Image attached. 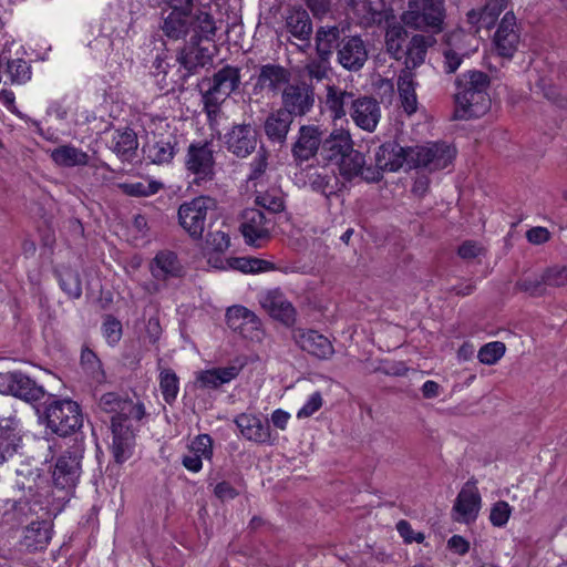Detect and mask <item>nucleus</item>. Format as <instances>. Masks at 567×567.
Returning a JSON list of instances; mask_svg holds the SVG:
<instances>
[{"mask_svg": "<svg viewBox=\"0 0 567 567\" xmlns=\"http://www.w3.org/2000/svg\"><path fill=\"white\" fill-rule=\"evenodd\" d=\"M386 51L395 60H404L405 69L398 76V91L401 105L409 115L417 110L416 82L411 69L420 65L425 58V38H385Z\"/></svg>", "mask_w": 567, "mask_h": 567, "instance_id": "obj_1", "label": "nucleus"}, {"mask_svg": "<svg viewBox=\"0 0 567 567\" xmlns=\"http://www.w3.org/2000/svg\"><path fill=\"white\" fill-rule=\"evenodd\" d=\"M488 85L489 78L482 71L463 73L456 81L454 117L468 120L485 114L491 103L487 94Z\"/></svg>", "mask_w": 567, "mask_h": 567, "instance_id": "obj_2", "label": "nucleus"}, {"mask_svg": "<svg viewBox=\"0 0 567 567\" xmlns=\"http://www.w3.org/2000/svg\"><path fill=\"white\" fill-rule=\"evenodd\" d=\"M320 155L324 161L337 164L340 174L347 179L363 175L364 155L353 148V141L348 130L336 128L321 141Z\"/></svg>", "mask_w": 567, "mask_h": 567, "instance_id": "obj_3", "label": "nucleus"}, {"mask_svg": "<svg viewBox=\"0 0 567 567\" xmlns=\"http://www.w3.org/2000/svg\"><path fill=\"white\" fill-rule=\"evenodd\" d=\"M445 0H409V9L398 19L403 27L402 34L406 35V29L432 34L442 33L445 29Z\"/></svg>", "mask_w": 567, "mask_h": 567, "instance_id": "obj_4", "label": "nucleus"}, {"mask_svg": "<svg viewBox=\"0 0 567 567\" xmlns=\"http://www.w3.org/2000/svg\"><path fill=\"white\" fill-rule=\"evenodd\" d=\"M202 84L208 86L202 92L204 110L209 118L216 117L220 111V105L238 89L240 71L238 68L226 65L212 78L204 79Z\"/></svg>", "mask_w": 567, "mask_h": 567, "instance_id": "obj_5", "label": "nucleus"}, {"mask_svg": "<svg viewBox=\"0 0 567 567\" xmlns=\"http://www.w3.org/2000/svg\"><path fill=\"white\" fill-rule=\"evenodd\" d=\"M43 414L47 427L61 437L75 433L83 425L81 408L72 400H54Z\"/></svg>", "mask_w": 567, "mask_h": 567, "instance_id": "obj_6", "label": "nucleus"}, {"mask_svg": "<svg viewBox=\"0 0 567 567\" xmlns=\"http://www.w3.org/2000/svg\"><path fill=\"white\" fill-rule=\"evenodd\" d=\"M217 208V202L209 196H198L183 203L178 208V221L182 228L194 239H200L207 215Z\"/></svg>", "mask_w": 567, "mask_h": 567, "instance_id": "obj_7", "label": "nucleus"}, {"mask_svg": "<svg viewBox=\"0 0 567 567\" xmlns=\"http://www.w3.org/2000/svg\"><path fill=\"white\" fill-rule=\"evenodd\" d=\"M184 164L188 177L193 176L192 184L200 186L213 181L215 176V158L212 144L208 142L189 144Z\"/></svg>", "mask_w": 567, "mask_h": 567, "instance_id": "obj_8", "label": "nucleus"}, {"mask_svg": "<svg viewBox=\"0 0 567 567\" xmlns=\"http://www.w3.org/2000/svg\"><path fill=\"white\" fill-rule=\"evenodd\" d=\"M210 38H192L182 49H179L177 61L183 68L179 79L175 83L179 89H184L186 80L197 73V71L212 62V52L209 49Z\"/></svg>", "mask_w": 567, "mask_h": 567, "instance_id": "obj_9", "label": "nucleus"}, {"mask_svg": "<svg viewBox=\"0 0 567 567\" xmlns=\"http://www.w3.org/2000/svg\"><path fill=\"white\" fill-rule=\"evenodd\" d=\"M456 151L446 143H432L410 150L411 168H425L430 172L444 169L455 157Z\"/></svg>", "mask_w": 567, "mask_h": 567, "instance_id": "obj_10", "label": "nucleus"}, {"mask_svg": "<svg viewBox=\"0 0 567 567\" xmlns=\"http://www.w3.org/2000/svg\"><path fill=\"white\" fill-rule=\"evenodd\" d=\"M352 7L360 25H382L385 35H402L403 27L392 10H380L370 0H352Z\"/></svg>", "mask_w": 567, "mask_h": 567, "instance_id": "obj_11", "label": "nucleus"}, {"mask_svg": "<svg viewBox=\"0 0 567 567\" xmlns=\"http://www.w3.org/2000/svg\"><path fill=\"white\" fill-rule=\"evenodd\" d=\"M482 506V497L474 480L467 481L458 492L452 508V517L457 523L471 524L476 520Z\"/></svg>", "mask_w": 567, "mask_h": 567, "instance_id": "obj_12", "label": "nucleus"}, {"mask_svg": "<svg viewBox=\"0 0 567 567\" xmlns=\"http://www.w3.org/2000/svg\"><path fill=\"white\" fill-rule=\"evenodd\" d=\"M178 138L176 135L168 133H151L143 145L144 158L152 164L164 165L169 164L177 153Z\"/></svg>", "mask_w": 567, "mask_h": 567, "instance_id": "obj_13", "label": "nucleus"}, {"mask_svg": "<svg viewBox=\"0 0 567 567\" xmlns=\"http://www.w3.org/2000/svg\"><path fill=\"white\" fill-rule=\"evenodd\" d=\"M282 111L293 116H303L311 111L315 104V92L306 83L288 84L281 93Z\"/></svg>", "mask_w": 567, "mask_h": 567, "instance_id": "obj_14", "label": "nucleus"}, {"mask_svg": "<svg viewBox=\"0 0 567 567\" xmlns=\"http://www.w3.org/2000/svg\"><path fill=\"white\" fill-rule=\"evenodd\" d=\"M82 451L76 449L73 451H64L56 460L52 480L59 488L74 487L81 474Z\"/></svg>", "mask_w": 567, "mask_h": 567, "instance_id": "obj_15", "label": "nucleus"}, {"mask_svg": "<svg viewBox=\"0 0 567 567\" xmlns=\"http://www.w3.org/2000/svg\"><path fill=\"white\" fill-rule=\"evenodd\" d=\"M271 220L258 208H248L243 214L240 225L241 234L246 244L260 247L261 243L270 236Z\"/></svg>", "mask_w": 567, "mask_h": 567, "instance_id": "obj_16", "label": "nucleus"}, {"mask_svg": "<svg viewBox=\"0 0 567 567\" xmlns=\"http://www.w3.org/2000/svg\"><path fill=\"white\" fill-rule=\"evenodd\" d=\"M171 9L162 25L166 35H185L188 33L189 18L194 9V0H163Z\"/></svg>", "mask_w": 567, "mask_h": 567, "instance_id": "obj_17", "label": "nucleus"}, {"mask_svg": "<svg viewBox=\"0 0 567 567\" xmlns=\"http://www.w3.org/2000/svg\"><path fill=\"white\" fill-rule=\"evenodd\" d=\"M292 338L300 349L318 359L327 360L334 352L330 340L316 330L298 328L292 331Z\"/></svg>", "mask_w": 567, "mask_h": 567, "instance_id": "obj_18", "label": "nucleus"}, {"mask_svg": "<svg viewBox=\"0 0 567 567\" xmlns=\"http://www.w3.org/2000/svg\"><path fill=\"white\" fill-rule=\"evenodd\" d=\"M227 326L246 339H259L260 321L257 316L243 306L228 308L226 312Z\"/></svg>", "mask_w": 567, "mask_h": 567, "instance_id": "obj_19", "label": "nucleus"}, {"mask_svg": "<svg viewBox=\"0 0 567 567\" xmlns=\"http://www.w3.org/2000/svg\"><path fill=\"white\" fill-rule=\"evenodd\" d=\"M260 305L270 317L280 321L286 327H291L296 323L297 311L281 291L275 289L266 292L260 298Z\"/></svg>", "mask_w": 567, "mask_h": 567, "instance_id": "obj_20", "label": "nucleus"}, {"mask_svg": "<svg viewBox=\"0 0 567 567\" xmlns=\"http://www.w3.org/2000/svg\"><path fill=\"white\" fill-rule=\"evenodd\" d=\"M226 147L228 152L239 158L250 155L257 146V133L249 124H238L226 134Z\"/></svg>", "mask_w": 567, "mask_h": 567, "instance_id": "obj_21", "label": "nucleus"}, {"mask_svg": "<svg viewBox=\"0 0 567 567\" xmlns=\"http://www.w3.org/2000/svg\"><path fill=\"white\" fill-rule=\"evenodd\" d=\"M402 147L395 142H386L378 147L375 152V166L380 171L395 172L405 164L411 168L410 150Z\"/></svg>", "mask_w": 567, "mask_h": 567, "instance_id": "obj_22", "label": "nucleus"}, {"mask_svg": "<svg viewBox=\"0 0 567 567\" xmlns=\"http://www.w3.org/2000/svg\"><path fill=\"white\" fill-rule=\"evenodd\" d=\"M350 116L357 126L373 132L381 118V109L373 97L362 96L352 101Z\"/></svg>", "mask_w": 567, "mask_h": 567, "instance_id": "obj_23", "label": "nucleus"}, {"mask_svg": "<svg viewBox=\"0 0 567 567\" xmlns=\"http://www.w3.org/2000/svg\"><path fill=\"white\" fill-rule=\"evenodd\" d=\"M321 132L317 126L302 125L291 147L293 159L302 163L313 157L321 147Z\"/></svg>", "mask_w": 567, "mask_h": 567, "instance_id": "obj_24", "label": "nucleus"}, {"mask_svg": "<svg viewBox=\"0 0 567 567\" xmlns=\"http://www.w3.org/2000/svg\"><path fill=\"white\" fill-rule=\"evenodd\" d=\"M235 424L246 440L258 444L271 443L270 427L267 422H262L258 416L241 413L235 419Z\"/></svg>", "mask_w": 567, "mask_h": 567, "instance_id": "obj_25", "label": "nucleus"}, {"mask_svg": "<svg viewBox=\"0 0 567 567\" xmlns=\"http://www.w3.org/2000/svg\"><path fill=\"white\" fill-rule=\"evenodd\" d=\"M21 436L13 426L11 412L7 409L0 412V465L18 452Z\"/></svg>", "mask_w": 567, "mask_h": 567, "instance_id": "obj_26", "label": "nucleus"}, {"mask_svg": "<svg viewBox=\"0 0 567 567\" xmlns=\"http://www.w3.org/2000/svg\"><path fill=\"white\" fill-rule=\"evenodd\" d=\"M341 65L348 70L357 71L363 66L368 59V51L361 38H348L342 41L338 51Z\"/></svg>", "mask_w": 567, "mask_h": 567, "instance_id": "obj_27", "label": "nucleus"}, {"mask_svg": "<svg viewBox=\"0 0 567 567\" xmlns=\"http://www.w3.org/2000/svg\"><path fill=\"white\" fill-rule=\"evenodd\" d=\"M292 122L293 117L290 113L278 109L267 115L264 122V132L271 143L282 145L287 140Z\"/></svg>", "mask_w": 567, "mask_h": 567, "instance_id": "obj_28", "label": "nucleus"}, {"mask_svg": "<svg viewBox=\"0 0 567 567\" xmlns=\"http://www.w3.org/2000/svg\"><path fill=\"white\" fill-rule=\"evenodd\" d=\"M290 72L281 65H262L257 78L256 86L272 93H278L289 84Z\"/></svg>", "mask_w": 567, "mask_h": 567, "instance_id": "obj_29", "label": "nucleus"}, {"mask_svg": "<svg viewBox=\"0 0 567 567\" xmlns=\"http://www.w3.org/2000/svg\"><path fill=\"white\" fill-rule=\"evenodd\" d=\"M151 271L157 280H168L182 276L183 267L175 252L163 250L156 254L152 264Z\"/></svg>", "mask_w": 567, "mask_h": 567, "instance_id": "obj_30", "label": "nucleus"}, {"mask_svg": "<svg viewBox=\"0 0 567 567\" xmlns=\"http://www.w3.org/2000/svg\"><path fill=\"white\" fill-rule=\"evenodd\" d=\"M243 369V364H231L223 368H214L198 373L196 381L205 389H217L236 379Z\"/></svg>", "mask_w": 567, "mask_h": 567, "instance_id": "obj_31", "label": "nucleus"}, {"mask_svg": "<svg viewBox=\"0 0 567 567\" xmlns=\"http://www.w3.org/2000/svg\"><path fill=\"white\" fill-rule=\"evenodd\" d=\"M50 156L61 167L86 166L90 161L86 152L72 144H64L52 150Z\"/></svg>", "mask_w": 567, "mask_h": 567, "instance_id": "obj_32", "label": "nucleus"}, {"mask_svg": "<svg viewBox=\"0 0 567 567\" xmlns=\"http://www.w3.org/2000/svg\"><path fill=\"white\" fill-rule=\"evenodd\" d=\"M110 147L123 161H132L138 147L137 135L131 128L115 131Z\"/></svg>", "mask_w": 567, "mask_h": 567, "instance_id": "obj_33", "label": "nucleus"}, {"mask_svg": "<svg viewBox=\"0 0 567 567\" xmlns=\"http://www.w3.org/2000/svg\"><path fill=\"white\" fill-rule=\"evenodd\" d=\"M305 183L308 184L312 190L318 192L326 197L334 194V185L332 182H336V176L328 172L324 167H312L309 166L305 172Z\"/></svg>", "mask_w": 567, "mask_h": 567, "instance_id": "obj_34", "label": "nucleus"}, {"mask_svg": "<svg viewBox=\"0 0 567 567\" xmlns=\"http://www.w3.org/2000/svg\"><path fill=\"white\" fill-rule=\"evenodd\" d=\"M286 28L291 35H311L313 24L307 9L301 6L289 8L286 14Z\"/></svg>", "mask_w": 567, "mask_h": 567, "instance_id": "obj_35", "label": "nucleus"}, {"mask_svg": "<svg viewBox=\"0 0 567 567\" xmlns=\"http://www.w3.org/2000/svg\"><path fill=\"white\" fill-rule=\"evenodd\" d=\"M353 100L355 99L352 92L342 90L341 87L333 84L327 85L324 104L334 120L346 116L347 112L344 106L349 103L352 104Z\"/></svg>", "mask_w": 567, "mask_h": 567, "instance_id": "obj_36", "label": "nucleus"}, {"mask_svg": "<svg viewBox=\"0 0 567 567\" xmlns=\"http://www.w3.org/2000/svg\"><path fill=\"white\" fill-rule=\"evenodd\" d=\"M0 379L10 382V388H8L10 394L23 399L25 402L33 405L35 402V389L33 381L29 377L13 372L12 375H1Z\"/></svg>", "mask_w": 567, "mask_h": 567, "instance_id": "obj_37", "label": "nucleus"}, {"mask_svg": "<svg viewBox=\"0 0 567 567\" xmlns=\"http://www.w3.org/2000/svg\"><path fill=\"white\" fill-rule=\"evenodd\" d=\"M499 9L496 6H492V2H487L482 10L472 9L467 12V23L471 28L476 27L480 22H485L486 32H489L496 23Z\"/></svg>", "mask_w": 567, "mask_h": 567, "instance_id": "obj_38", "label": "nucleus"}, {"mask_svg": "<svg viewBox=\"0 0 567 567\" xmlns=\"http://www.w3.org/2000/svg\"><path fill=\"white\" fill-rule=\"evenodd\" d=\"M159 389L166 403L172 404L179 391V381L176 373L171 369H164L159 373Z\"/></svg>", "mask_w": 567, "mask_h": 567, "instance_id": "obj_39", "label": "nucleus"}, {"mask_svg": "<svg viewBox=\"0 0 567 567\" xmlns=\"http://www.w3.org/2000/svg\"><path fill=\"white\" fill-rule=\"evenodd\" d=\"M118 417L113 419L112 432L113 443L112 451L117 463L124 462L128 457L130 443L126 437L123 436V424L117 423Z\"/></svg>", "mask_w": 567, "mask_h": 567, "instance_id": "obj_40", "label": "nucleus"}, {"mask_svg": "<svg viewBox=\"0 0 567 567\" xmlns=\"http://www.w3.org/2000/svg\"><path fill=\"white\" fill-rule=\"evenodd\" d=\"M81 365L83 370L95 381L104 380V371L97 355L87 347H83L81 351Z\"/></svg>", "mask_w": 567, "mask_h": 567, "instance_id": "obj_41", "label": "nucleus"}, {"mask_svg": "<svg viewBox=\"0 0 567 567\" xmlns=\"http://www.w3.org/2000/svg\"><path fill=\"white\" fill-rule=\"evenodd\" d=\"M16 486L23 492L33 491L35 486V475L31 460L22 461L16 468Z\"/></svg>", "mask_w": 567, "mask_h": 567, "instance_id": "obj_42", "label": "nucleus"}, {"mask_svg": "<svg viewBox=\"0 0 567 567\" xmlns=\"http://www.w3.org/2000/svg\"><path fill=\"white\" fill-rule=\"evenodd\" d=\"M214 18L205 11H198L197 14H190L188 32L193 31L195 35L199 34H214L217 30Z\"/></svg>", "mask_w": 567, "mask_h": 567, "instance_id": "obj_43", "label": "nucleus"}, {"mask_svg": "<svg viewBox=\"0 0 567 567\" xmlns=\"http://www.w3.org/2000/svg\"><path fill=\"white\" fill-rule=\"evenodd\" d=\"M61 288L72 298H79L82 293L79 274L72 269H62L59 272Z\"/></svg>", "mask_w": 567, "mask_h": 567, "instance_id": "obj_44", "label": "nucleus"}, {"mask_svg": "<svg viewBox=\"0 0 567 567\" xmlns=\"http://www.w3.org/2000/svg\"><path fill=\"white\" fill-rule=\"evenodd\" d=\"M126 402L127 400H122L116 393L109 392L101 396L99 405L103 411L114 414L111 419V424L114 417H118L117 423H122L123 406Z\"/></svg>", "mask_w": 567, "mask_h": 567, "instance_id": "obj_45", "label": "nucleus"}, {"mask_svg": "<svg viewBox=\"0 0 567 567\" xmlns=\"http://www.w3.org/2000/svg\"><path fill=\"white\" fill-rule=\"evenodd\" d=\"M547 284L545 282V274L525 277L516 282V288L527 292L530 296H542L545 293Z\"/></svg>", "mask_w": 567, "mask_h": 567, "instance_id": "obj_46", "label": "nucleus"}, {"mask_svg": "<svg viewBox=\"0 0 567 567\" xmlns=\"http://www.w3.org/2000/svg\"><path fill=\"white\" fill-rule=\"evenodd\" d=\"M506 347L503 342L493 341L483 346L477 354L483 364H495L505 353Z\"/></svg>", "mask_w": 567, "mask_h": 567, "instance_id": "obj_47", "label": "nucleus"}, {"mask_svg": "<svg viewBox=\"0 0 567 567\" xmlns=\"http://www.w3.org/2000/svg\"><path fill=\"white\" fill-rule=\"evenodd\" d=\"M163 184L156 181L137 182L124 185V192L130 196L146 197L156 194Z\"/></svg>", "mask_w": 567, "mask_h": 567, "instance_id": "obj_48", "label": "nucleus"}, {"mask_svg": "<svg viewBox=\"0 0 567 567\" xmlns=\"http://www.w3.org/2000/svg\"><path fill=\"white\" fill-rule=\"evenodd\" d=\"M518 38H492L491 51L511 59L517 50Z\"/></svg>", "mask_w": 567, "mask_h": 567, "instance_id": "obj_49", "label": "nucleus"}, {"mask_svg": "<svg viewBox=\"0 0 567 567\" xmlns=\"http://www.w3.org/2000/svg\"><path fill=\"white\" fill-rule=\"evenodd\" d=\"M102 332L110 346H115L122 338V323L115 317L109 315L104 318Z\"/></svg>", "mask_w": 567, "mask_h": 567, "instance_id": "obj_50", "label": "nucleus"}, {"mask_svg": "<svg viewBox=\"0 0 567 567\" xmlns=\"http://www.w3.org/2000/svg\"><path fill=\"white\" fill-rule=\"evenodd\" d=\"M188 452L197 454L203 460L213 457V440L208 434L197 435L190 443Z\"/></svg>", "mask_w": 567, "mask_h": 567, "instance_id": "obj_51", "label": "nucleus"}, {"mask_svg": "<svg viewBox=\"0 0 567 567\" xmlns=\"http://www.w3.org/2000/svg\"><path fill=\"white\" fill-rule=\"evenodd\" d=\"M305 3L318 21L333 17V0H305Z\"/></svg>", "mask_w": 567, "mask_h": 567, "instance_id": "obj_52", "label": "nucleus"}, {"mask_svg": "<svg viewBox=\"0 0 567 567\" xmlns=\"http://www.w3.org/2000/svg\"><path fill=\"white\" fill-rule=\"evenodd\" d=\"M512 507L505 501H498L493 504L489 513V520L495 527H503L509 519Z\"/></svg>", "mask_w": 567, "mask_h": 567, "instance_id": "obj_53", "label": "nucleus"}, {"mask_svg": "<svg viewBox=\"0 0 567 567\" xmlns=\"http://www.w3.org/2000/svg\"><path fill=\"white\" fill-rule=\"evenodd\" d=\"M206 245L215 252H225L230 246V237L224 230H210L206 237Z\"/></svg>", "mask_w": 567, "mask_h": 567, "instance_id": "obj_54", "label": "nucleus"}, {"mask_svg": "<svg viewBox=\"0 0 567 567\" xmlns=\"http://www.w3.org/2000/svg\"><path fill=\"white\" fill-rule=\"evenodd\" d=\"M465 53L455 50L452 43L449 42L447 47L443 50L444 70L446 73H454L461 65Z\"/></svg>", "mask_w": 567, "mask_h": 567, "instance_id": "obj_55", "label": "nucleus"}, {"mask_svg": "<svg viewBox=\"0 0 567 567\" xmlns=\"http://www.w3.org/2000/svg\"><path fill=\"white\" fill-rule=\"evenodd\" d=\"M268 151L265 150L264 147H260L259 151L256 153V156L254 157L252 162L250 163L251 172L248 176L249 179H257L266 172L268 167Z\"/></svg>", "mask_w": 567, "mask_h": 567, "instance_id": "obj_56", "label": "nucleus"}, {"mask_svg": "<svg viewBox=\"0 0 567 567\" xmlns=\"http://www.w3.org/2000/svg\"><path fill=\"white\" fill-rule=\"evenodd\" d=\"M545 282L550 287H565L567 286V268L566 267H550L545 271Z\"/></svg>", "mask_w": 567, "mask_h": 567, "instance_id": "obj_57", "label": "nucleus"}, {"mask_svg": "<svg viewBox=\"0 0 567 567\" xmlns=\"http://www.w3.org/2000/svg\"><path fill=\"white\" fill-rule=\"evenodd\" d=\"M8 71L12 80L22 83L31 79L30 66L22 60H13L8 63Z\"/></svg>", "mask_w": 567, "mask_h": 567, "instance_id": "obj_58", "label": "nucleus"}, {"mask_svg": "<svg viewBox=\"0 0 567 567\" xmlns=\"http://www.w3.org/2000/svg\"><path fill=\"white\" fill-rule=\"evenodd\" d=\"M520 32L517 19L512 11L504 14L494 35H511Z\"/></svg>", "mask_w": 567, "mask_h": 567, "instance_id": "obj_59", "label": "nucleus"}, {"mask_svg": "<svg viewBox=\"0 0 567 567\" xmlns=\"http://www.w3.org/2000/svg\"><path fill=\"white\" fill-rule=\"evenodd\" d=\"M256 204L261 208L268 210L269 214L278 213L284 209V200L279 196H274L270 194H264L256 198Z\"/></svg>", "mask_w": 567, "mask_h": 567, "instance_id": "obj_60", "label": "nucleus"}, {"mask_svg": "<svg viewBox=\"0 0 567 567\" xmlns=\"http://www.w3.org/2000/svg\"><path fill=\"white\" fill-rule=\"evenodd\" d=\"M329 62L323 60H318L316 58H310V61L307 63L306 69L311 79H316L318 81L323 80L329 71Z\"/></svg>", "mask_w": 567, "mask_h": 567, "instance_id": "obj_61", "label": "nucleus"}, {"mask_svg": "<svg viewBox=\"0 0 567 567\" xmlns=\"http://www.w3.org/2000/svg\"><path fill=\"white\" fill-rule=\"evenodd\" d=\"M323 400L319 392H315L310 395L307 403L298 411V419H306L311 416L322 406Z\"/></svg>", "mask_w": 567, "mask_h": 567, "instance_id": "obj_62", "label": "nucleus"}, {"mask_svg": "<svg viewBox=\"0 0 567 567\" xmlns=\"http://www.w3.org/2000/svg\"><path fill=\"white\" fill-rule=\"evenodd\" d=\"M457 254L464 260H472L484 254V248L476 241L466 240L458 247Z\"/></svg>", "mask_w": 567, "mask_h": 567, "instance_id": "obj_63", "label": "nucleus"}, {"mask_svg": "<svg viewBox=\"0 0 567 567\" xmlns=\"http://www.w3.org/2000/svg\"><path fill=\"white\" fill-rule=\"evenodd\" d=\"M313 50L312 58L316 56L318 60L327 61L332 52V42L329 38H313Z\"/></svg>", "mask_w": 567, "mask_h": 567, "instance_id": "obj_64", "label": "nucleus"}]
</instances>
